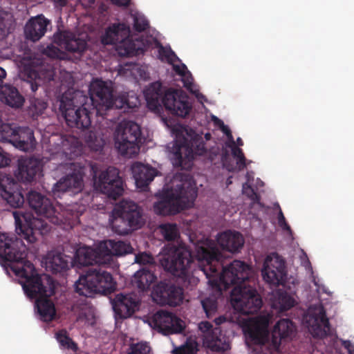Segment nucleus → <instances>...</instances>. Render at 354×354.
<instances>
[{"mask_svg":"<svg viewBox=\"0 0 354 354\" xmlns=\"http://www.w3.org/2000/svg\"><path fill=\"white\" fill-rule=\"evenodd\" d=\"M163 257L160 264L174 276L187 280L195 271L198 265L209 279L212 287H218V277L221 268L223 267L220 259L221 253L217 249L215 241L205 239L195 245V262L190 250L185 245L176 246L168 244L163 248Z\"/></svg>","mask_w":354,"mask_h":354,"instance_id":"1","label":"nucleus"},{"mask_svg":"<svg viewBox=\"0 0 354 354\" xmlns=\"http://www.w3.org/2000/svg\"><path fill=\"white\" fill-rule=\"evenodd\" d=\"M27 248L21 239L0 234L1 263L9 275L19 277L25 295L30 299L52 296L55 293L53 278L39 274L32 263L27 260Z\"/></svg>","mask_w":354,"mask_h":354,"instance_id":"2","label":"nucleus"},{"mask_svg":"<svg viewBox=\"0 0 354 354\" xmlns=\"http://www.w3.org/2000/svg\"><path fill=\"white\" fill-rule=\"evenodd\" d=\"M252 276L250 266L243 261L234 260L226 267L218 277V286L225 289L234 286L231 291L230 301L233 308L243 315L257 313L262 306V299L257 290L248 285Z\"/></svg>","mask_w":354,"mask_h":354,"instance_id":"3","label":"nucleus"},{"mask_svg":"<svg viewBox=\"0 0 354 354\" xmlns=\"http://www.w3.org/2000/svg\"><path fill=\"white\" fill-rule=\"evenodd\" d=\"M197 197V188L192 176L178 173L174 177L170 190L163 192L153 205V211L162 216L176 215L191 207Z\"/></svg>","mask_w":354,"mask_h":354,"instance_id":"4","label":"nucleus"},{"mask_svg":"<svg viewBox=\"0 0 354 354\" xmlns=\"http://www.w3.org/2000/svg\"><path fill=\"white\" fill-rule=\"evenodd\" d=\"M268 320L265 317L257 319L247 330V337L261 349L266 348L272 354L279 352L282 340L291 338L296 330L294 323L289 319H281L274 326L271 338L268 330Z\"/></svg>","mask_w":354,"mask_h":354,"instance_id":"5","label":"nucleus"},{"mask_svg":"<svg viewBox=\"0 0 354 354\" xmlns=\"http://www.w3.org/2000/svg\"><path fill=\"white\" fill-rule=\"evenodd\" d=\"M59 110L67 125L80 129H87L91 124V110L95 106L83 91L68 89L57 100Z\"/></svg>","mask_w":354,"mask_h":354,"instance_id":"6","label":"nucleus"},{"mask_svg":"<svg viewBox=\"0 0 354 354\" xmlns=\"http://www.w3.org/2000/svg\"><path fill=\"white\" fill-rule=\"evenodd\" d=\"M148 106L156 109L162 104L171 114L185 118L189 115L192 106L187 95L182 90L168 89L163 94L161 83H152L145 91Z\"/></svg>","mask_w":354,"mask_h":354,"instance_id":"7","label":"nucleus"},{"mask_svg":"<svg viewBox=\"0 0 354 354\" xmlns=\"http://www.w3.org/2000/svg\"><path fill=\"white\" fill-rule=\"evenodd\" d=\"M112 275L101 268H88L75 283L79 295L93 297L96 294L108 295L115 290Z\"/></svg>","mask_w":354,"mask_h":354,"instance_id":"8","label":"nucleus"},{"mask_svg":"<svg viewBox=\"0 0 354 354\" xmlns=\"http://www.w3.org/2000/svg\"><path fill=\"white\" fill-rule=\"evenodd\" d=\"M111 225L113 231L126 235L134 230L141 228L145 224L143 210L131 201H122L112 212Z\"/></svg>","mask_w":354,"mask_h":354,"instance_id":"9","label":"nucleus"},{"mask_svg":"<svg viewBox=\"0 0 354 354\" xmlns=\"http://www.w3.org/2000/svg\"><path fill=\"white\" fill-rule=\"evenodd\" d=\"M26 201L30 209L38 216L46 218L55 225H64V228L72 227L77 219V214H71L67 209L59 212L50 199L37 191H29Z\"/></svg>","mask_w":354,"mask_h":354,"instance_id":"10","label":"nucleus"},{"mask_svg":"<svg viewBox=\"0 0 354 354\" xmlns=\"http://www.w3.org/2000/svg\"><path fill=\"white\" fill-rule=\"evenodd\" d=\"M89 95L91 102L95 106L97 115H102L110 109H120L126 106L128 108L137 106V102L133 104H131L127 93L115 96L112 87L106 82L100 80L91 83Z\"/></svg>","mask_w":354,"mask_h":354,"instance_id":"11","label":"nucleus"},{"mask_svg":"<svg viewBox=\"0 0 354 354\" xmlns=\"http://www.w3.org/2000/svg\"><path fill=\"white\" fill-rule=\"evenodd\" d=\"M104 45L115 46V50L120 57H131L142 54L145 49L140 46V41L130 37V28L123 23L109 26L101 37Z\"/></svg>","mask_w":354,"mask_h":354,"instance_id":"12","label":"nucleus"},{"mask_svg":"<svg viewBox=\"0 0 354 354\" xmlns=\"http://www.w3.org/2000/svg\"><path fill=\"white\" fill-rule=\"evenodd\" d=\"M115 145L119 153L132 157L138 153L142 142L140 127L133 121L120 123L115 133Z\"/></svg>","mask_w":354,"mask_h":354,"instance_id":"13","label":"nucleus"},{"mask_svg":"<svg viewBox=\"0 0 354 354\" xmlns=\"http://www.w3.org/2000/svg\"><path fill=\"white\" fill-rule=\"evenodd\" d=\"M15 220L16 232L28 243H35L37 234H43L49 230L48 223L42 218H35L32 215L21 211L13 212Z\"/></svg>","mask_w":354,"mask_h":354,"instance_id":"14","label":"nucleus"},{"mask_svg":"<svg viewBox=\"0 0 354 354\" xmlns=\"http://www.w3.org/2000/svg\"><path fill=\"white\" fill-rule=\"evenodd\" d=\"M93 171V181L95 189L114 200L122 195L124 192L123 181L119 175L118 169L109 167L102 171L98 176L96 171Z\"/></svg>","mask_w":354,"mask_h":354,"instance_id":"15","label":"nucleus"},{"mask_svg":"<svg viewBox=\"0 0 354 354\" xmlns=\"http://www.w3.org/2000/svg\"><path fill=\"white\" fill-rule=\"evenodd\" d=\"M206 149L203 145H198L196 151H194L188 139L183 136L176 142L175 151L171 155V160L174 167L189 170L193 165L194 155L201 156L204 155Z\"/></svg>","mask_w":354,"mask_h":354,"instance_id":"16","label":"nucleus"},{"mask_svg":"<svg viewBox=\"0 0 354 354\" xmlns=\"http://www.w3.org/2000/svg\"><path fill=\"white\" fill-rule=\"evenodd\" d=\"M263 280L273 286H279L285 281L287 271L285 261L277 253L268 255L261 270Z\"/></svg>","mask_w":354,"mask_h":354,"instance_id":"17","label":"nucleus"},{"mask_svg":"<svg viewBox=\"0 0 354 354\" xmlns=\"http://www.w3.org/2000/svg\"><path fill=\"white\" fill-rule=\"evenodd\" d=\"M304 320L313 337L322 339L330 334V323L323 306L310 308Z\"/></svg>","mask_w":354,"mask_h":354,"instance_id":"18","label":"nucleus"},{"mask_svg":"<svg viewBox=\"0 0 354 354\" xmlns=\"http://www.w3.org/2000/svg\"><path fill=\"white\" fill-rule=\"evenodd\" d=\"M151 324L159 333L163 335L180 333L184 330L180 319L171 313L158 310L152 317Z\"/></svg>","mask_w":354,"mask_h":354,"instance_id":"19","label":"nucleus"},{"mask_svg":"<svg viewBox=\"0 0 354 354\" xmlns=\"http://www.w3.org/2000/svg\"><path fill=\"white\" fill-rule=\"evenodd\" d=\"M156 301L162 305L179 306L183 300V289L172 283L160 282L153 290Z\"/></svg>","mask_w":354,"mask_h":354,"instance_id":"20","label":"nucleus"},{"mask_svg":"<svg viewBox=\"0 0 354 354\" xmlns=\"http://www.w3.org/2000/svg\"><path fill=\"white\" fill-rule=\"evenodd\" d=\"M199 330L203 333L204 339L212 350L225 352L230 348L229 342L221 332L220 327H215L208 322H201L198 324Z\"/></svg>","mask_w":354,"mask_h":354,"instance_id":"21","label":"nucleus"},{"mask_svg":"<svg viewBox=\"0 0 354 354\" xmlns=\"http://www.w3.org/2000/svg\"><path fill=\"white\" fill-rule=\"evenodd\" d=\"M112 304L115 314L120 318L126 319L139 310L140 300L134 292L120 293L115 295Z\"/></svg>","mask_w":354,"mask_h":354,"instance_id":"22","label":"nucleus"},{"mask_svg":"<svg viewBox=\"0 0 354 354\" xmlns=\"http://www.w3.org/2000/svg\"><path fill=\"white\" fill-rule=\"evenodd\" d=\"M17 166V178L24 183H30L41 174L43 164L37 158L26 156L19 158Z\"/></svg>","mask_w":354,"mask_h":354,"instance_id":"23","label":"nucleus"},{"mask_svg":"<svg viewBox=\"0 0 354 354\" xmlns=\"http://www.w3.org/2000/svg\"><path fill=\"white\" fill-rule=\"evenodd\" d=\"M72 174H69L59 179L53 186L54 195L59 196L60 193L71 192L77 194L82 191L84 183V168L80 167L77 170L75 168Z\"/></svg>","mask_w":354,"mask_h":354,"instance_id":"24","label":"nucleus"},{"mask_svg":"<svg viewBox=\"0 0 354 354\" xmlns=\"http://www.w3.org/2000/svg\"><path fill=\"white\" fill-rule=\"evenodd\" d=\"M54 42L66 50L82 54L87 48L85 39L76 37L70 31H59L54 35Z\"/></svg>","mask_w":354,"mask_h":354,"instance_id":"25","label":"nucleus"},{"mask_svg":"<svg viewBox=\"0 0 354 354\" xmlns=\"http://www.w3.org/2000/svg\"><path fill=\"white\" fill-rule=\"evenodd\" d=\"M26 75V83L32 92L35 93L42 83H49L54 80L55 73L51 66H41L38 70L30 69L27 71Z\"/></svg>","mask_w":354,"mask_h":354,"instance_id":"26","label":"nucleus"},{"mask_svg":"<svg viewBox=\"0 0 354 354\" xmlns=\"http://www.w3.org/2000/svg\"><path fill=\"white\" fill-rule=\"evenodd\" d=\"M50 24V21L43 15L32 17L24 28L26 38L32 41H39L45 35Z\"/></svg>","mask_w":354,"mask_h":354,"instance_id":"27","label":"nucleus"},{"mask_svg":"<svg viewBox=\"0 0 354 354\" xmlns=\"http://www.w3.org/2000/svg\"><path fill=\"white\" fill-rule=\"evenodd\" d=\"M217 243L223 249L231 252H238L244 244V239L240 232L235 231H225L221 233L217 237ZM216 248H218L216 246ZM218 250V248H217Z\"/></svg>","mask_w":354,"mask_h":354,"instance_id":"28","label":"nucleus"},{"mask_svg":"<svg viewBox=\"0 0 354 354\" xmlns=\"http://www.w3.org/2000/svg\"><path fill=\"white\" fill-rule=\"evenodd\" d=\"M13 146L23 151H32L36 147L34 131L28 127H19L17 129Z\"/></svg>","mask_w":354,"mask_h":354,"instance_id":"29","label":"nucleus"},{"mask_svg":"<svg viewBox=\"0 0 354 354\" xmlns=\"http://www.w3.org/2000/svg\"><path fill=\"white\" fill-rule=\"evenodd\" d=\"M0 100L4 104L15 109L21 108L25 102L24 96L19 90L10 84L0 86Z\"/></svg>","mask_w":354,"mask_h":354,"instance_id":"30","label":"nucleus"},{"mask_svg":"<svg viewBox=\"0 0 354 354\" xmlns=\"http://www.w3.org/2000/svg\"><path fill=\"white\" fill-rule=\"evenodd\" d=\"M102 255L107 257L111 256H123L132 252L133 248L130 243L115 240H108L100 245Z\"/></svg>","mask_w":354,"mask_h":354,"instance_id":"31","label":"nucleus"},{"mask_svg":"<svg viewBox=\"0 0 354 354\" xmlns=\"http://www.w3.org/2000/svg\"><path fill=\"white\" fill-rule=\"evenodd\" d=\"M100 253L89 247H81L78 248L74 255V262L81 266H92L93 264H97L101 263L100 256Z\"/></svg>","mask_w":354,"mask_h":354,"instance_id":"32","label":"nucleus"},{"mask_svg":"<svg viewBox=\"0 0 354 354\" xmlns=\"http://www.w3.org/2000/svg\"><path fill=\"white\" fill-rule=\"evenodd\" d=\"M50 297L44 296L35 300L37 313L39 315V318L44 322L53 321L56 315L55 306L50 299Z\"/></svg>","mask_w":354,"mask_h":354,"instance_id":"33","label":"nucleus"},{"mask_svg":"<svg viewBox=\"0 0 354 354\" xmlns=\"http://www.w3.org/2000/svg\"><path fill=\"white\" fill-rule=\"evenodd\" d=\"M133 173L136 186L145 188L153 180L157 174V170L152 167L139 164L133 167Z\"/></svg>","mask_w":354,"mask_h":354,"instance_id":"34","label":"nucleus"},{"mask_svg":"<svg viewBox=\"0 0 354 354\" xmlns=\"http://www.w3.org/2000/svg\"><path fill=\"white\" fill-rule=\"evenodd\" d=\"M73 258L61 252L48 254L47 263L53 273H59L69 269Z\"/></svg>","mask_w":354,"mask_h":354,"instance_id":"35","label":"nucleus"},{"mask_svg":"<svg viewBox=\"0 0 354 354\" xmlns=\"http://www.w3.org/2000/svg\"><path fill=\"white\" fill-rule=\"evenodd\" d=\"M157 277L153 272L146 268L137 271L132 279V283L140 291L144 292L156 281Z\"/></svg>","mask_w":354,"mask_h":354,"instance_id":"36","label":"nucleus"},{"mask_svg":"<svg viewBox=\"0 0 354 354\" xmlns=\"http://www.w3.org/2000/svg\"><path fill=\"white\" fill-rule=\"evenodd\" d=\"M0 189H1V194L2 198L6 200L11 207L19 208L24 203V196L19 190H15L11 187L8 189L2 185H0Z\"/></svg>","mask_w":354,"mask_h":354,"instance_id":"37","label":"nucleus"},{"mask_svg":"<svg viewBox=\"0 0 354 354\" xmlns=\"http://www.w3.org/2000/svg\"><path fill=\"white\" fill-rule=\"evenodd\" d=\"M295 305V299L286 292L278 291L276 293L273 306L281 311L287 310Z\"/></svg>","mask_w":354,"mask_h":354,"instance_id":"38","label":"nucleus"},{"mask_svg":"<svg viewBox=\"0 0 354 354\" xmlns=\"http://www.w3.org/2000/svg\"><path fill=\"white\" fill-rule=\"evenodd\" d=\"M55 338L61 348L71 350L73 352L77 351V344L68 336L66 329H62L56 332Z\"/></svg>","mask_w":354,"mask_h":354,"instance_id":"39","label":"nucleus"},{"mask_svg":"<svg viewBox=\"0 0 354 354\" xmlns=\"http://www.w3.org/2000/svg\"><path fill=\"white\" fill-rule=\"evenodd\" d=\"M30 102L28 113L33 118H36L41 115L47 108V102L44 100L35 97V96L30 97Z\"/></svg>","mask_w":354,"mask_h":354,"instance_id":"40","label":"nucleus"},{"mask_svg":"<svg viewBox=\"0 0 354 354\" xmlns=\"http://www.w3.org/2000/svg\"><path fill=\"white\" fill-rule=\"evenodd\" d=\"M159 228L165 239L168 241H174L179 236L178 226L176 223H163Z\"/></svg>","mask_w":354,"mask_h":354,"instance_id":"41","label":"nucleus"},{"mask_svg":"<svg viewBox=\"0 0 354 354\" xmlns=\"http://www.w3.org/2000/svg\"><path fill=\"white\" fill-rule=\"evenodd\" d=\"M88 147L94 151H101L104 145V140L101 137H98L95 133L90 132L86 139Z\"/></svg>","mask_w":354,"mask_h":354,"instance_id":"42","label":"nucleus"},{"mask_svg":"<svg viewBox=\"0 0 354 354\" xmlns=\"http://www.w3.org/2000/svg\"><path fill=\"white\" fill-rule=\"evenodd\" d=\"M201 304L209 319L212 318L217 311L218 302L214 298L207 297L201 301Z\"/></svg>","mask_w":354,"mask_h":354,"instance_id":"43","label":"nucleus"},{"mask_svg":"<svg viewBox=\"0 0 354 354\" xmlns=\"http://www.w3.org/2000/svg\"><path fill=\"white\" fill-rule=\"evenodd\" d=\"M17 134V129H12L10 125H2L0 127V140L14 144V140Z\"/></svg>","mask_w":354,"mask_h":354,"instance_id":"44","label":"nucleus"},{"mask_svg":"<svg viewBox=\"0 0 354 354\" xmlns=\"http://www.w3.org/2000/svg\"><path fill=\"white\" fill-rule=\"evenodd\" d=\"M196 351V343L187 341L184 344L176 348L172 354H195Z\"/></svg>","mask_w":354,"mask_h":354,"instance_id":"45","label":"nucleus"},{"mask_svg":"<svg viewBox=\"0 0 354 354\" xmlns=\"http://www.w3.org/2000/svg\"><path fill=\"white\" fill-rule=\"evenodd\" d=\"M128 354H152L150 346L144 342L132 344L130 346V351Z\"/></svg>","mask_w":354,"mask_h":354,"instance_id":"46","label":"nucleus"},{"mask_svg":"<svg viewBox=\"0 0 354 354\" xmlns=\"http://www.w3.org/2000/svg\"><path fill=\"white\" fill-rule=\"evenodd\" d=\"M149 26L148 20L142 15H136L133 18V28L136 31L141 32L146 30Z\"/></svg>","mask_w":354,"mask_h":354,"instance_id":"47","label":"nucleus"},{"mask_svg":"<svg viewBox=\"0 0 354 354\" xmlns=\"http://www.w3.org/2000/svg\"><path fill=\"white\" fill-rule=\"evenodd\" d=\"M230 147L232 149V154L234 158H236L238 159L237 163L240 165V167H242L243 168L245 167V157L243 154V152L241 149L236 146V144L234 143V145L231 144Z\"/></svg>","mask_w":354,"mask_h":354,"instance_id":"48","label":"nucleus"},{"mask_svg":"<svg viewBox=\"0 0 354 354\" xmlns=\"http://www.w3.org/2000/svg\"><path fill=\"white\" fill-rule=\"evenodd\" d=\"M158 53L160 57L166 58L170 63L173 62L175 59H178L174 52L170 48H167L162 45H160Z\"/></svg>","mask_w":354,"mask_h":354,"instance_id":"49","label":"nucleus"},{"mask_svg":"<svg viewBox=\"0 0 354 354\" xmlns=\"http://www.w3.org/2000/svg\"><path fill=\"white\" fill-rule=\"evenodd\" d=\"M277 207L279 210L278 213V224L279 227H281L282 230L291 233V228L290 225L287 223L283 213L279 204H277Z\"/></svg>","mask_w":354,"mask_h":354,"instance_id":"50","label":"nucleus"},{"mask_svg":"<svg viewBox=\"0 0 354 354\" xmlns=\"http://www.w3.org/2000/svg\"><path fill=\"white\" fill-rule=\"evenodd\" d=\"M136 262L142 265L153 264V258L147 253H141L136 256Z\"/></svg>","mask_w":354,"mask_h":354,"instance_id":"51","label":"nucleus"},{"mask_svg":"<svg viewBox=\"0 0 354 354\" xmlns=\"http://www.w3.org/2000/svg\"><path fill=\"white\" fill-rule=\"evenodd\" d=\"M71 142V145L69 149V153H73L75 152V149L78 146V141L74 137H70L68 138L64 139L62 141L63 147H65L68 145V144Z\"/></svg>","mask_w":354,"mask_h":354,"instance_id":"52","label":"nucleus"},{"mask_svg":"<svg viewBox=\"0 0 354 354\" xmlns=\"http://www.w3.org/2000/svg\"><path fill=\"white\" fill-rule=\"evenodd\" d=\"M10 159L8 154L0 147V168L9 165Z\"/></svg>","mask_w":354,"mask_h":354,"instance_id":"53","label":"nucleus"},{"mask_svg":"<svg viewBox=\"0 0 354 354\" xmlns=\"http://www.w3.org/2000/svg\"><path fill=\"white\" fill-rule=\"evenodd\" d=\"M220 122L221 123V130L222 131V132L223 133H225L226 135L229 142L231 144H232L233 145H234V137L232 134L231 130L227 125H225L222 121H220Z\"/></svg>","mask_w":354,"mask_h":354,"instance_id":"54","label":"nucleus"},{"mask_svg":"<svg viewBox=\"0 0 354 354\" xmlns=\"http://www.w3.org/2000/svg\"><path fill=\"white\" fill-rule=\"evenodd\" d=\"M343 346L348 350L349 354H354V344H353L349 340L344 341Z\"/></svg>","mask_w":354,"mask_h":354,"instance_id":"55","label":"nucleus"},{"mask_svg":"<svg viewBox=\"0 0 354 354\" xmlns=\"http://www.w3.org/2000/svg\"><path fill=\"white\" fill-rule=\"evenodd\" d=\"M112 3L118 6H129L130 0H111Z\"/></svg>","mask_w":354,"mask_h":354,"instance_id":"56","label":"nucleus"},{"mask_svg":"<svg viewBox=\"0 0 354 354\" xmlns=\"http://www.w3.org/2000/svg\"><path fill=\"white\" fill-rule=\"evenodd\" d=\"M215 324L217 326L216 327H219V326L227 322V318L225 316H219L216 317L214 320Z\"/></svg>","mask_w":354,"mask_h":354,"instance_id":"57","label":"nucleus"},{"mask_svg":"<svg viewBox=\"0 0 354 354\" xmlns=\"http://www.w3.org/2000/svg\"><path fill=\"white\" fill-rule=\"evenodd\" d=\"M174 70L178 75H183L185 70H187V67L185 64H183L182 67L179 66H174Z\"/></svg>","mask_w":354,"mask_h":354,"instance_id":"58","label":"nucleus"},{"mask_svg":"<svg viewBox=\"0 0 354 354\" xmlns=\"http://www.w3.org/2000/svg\"><path fill=\"white\" fill-rule=\"evenodd\" d=\"M5 35V24L2 18H0V38Z\"/></svg>","mask_w":354,"mask_h":354,"instance_id":"59","label":"nucleus"},{"mask_svg":"<svg viewBox=\"0 0 354 354\" xmlns=\"http://www.w3.org/2000/svg\"><path fill=\"white\" fill-rule=\"evenodd\" d=\"M184 86L188 89L192 93H194L193 91H192V86H193V84L192 82H189V81H187V82H185L184 83Z\"/></svg>","mask_w":354,"mask_h":354,"instance_id":"60","label":"nucleus"},{"mask_svg":"<svg viewBox=\"0 0 354 354\" xmlns=\"http://www.w3.org/2000/svg\"><path fill=\"white\" fill-rule=\"evenodd\" d=\"M57 3H59L61 6H65L66 4L67 0H56Z\"/></svg>","mask_w":354,"mask_h":354,"instance_id":"61","label":"nucleus"},{"mask_svg":"<svg viewBox=\"0 0 354 354\" xmlns=\"http://www.w3.org/2000/svg\"><path fill=\"white\" fill-rule=\"evenodd\" d=\"M236 141L239 145L242 146L243 145V142L241 138H238Z\"/></svg>","mask_w":354,"mask_h":354,"instance_id":"62","label":"nucleus"}]
</instances>
